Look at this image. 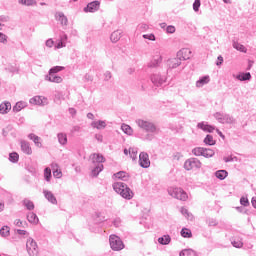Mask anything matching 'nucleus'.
I'll list each match as a JSON object with an SVG mask.
<instances>
[{"instance_id":"obj_40","label":"nucleus","mask_w":256,"mask_h":256,"mask_svg":"<svg viewBox=\"0 0 256 256\" xmlns=\"http://www.w3.org/2000/svg\"><path fill=\"white\" fill-rule=\"evenodd\" d=\"M181 235L184 238H187V239H191V237H193V234L191 233V230H189L188 228H183L181 230Z\"/></svg>"},{"instance_id":"obj_14","label":"nucleus","mask_w":256,"mask_h":256,"mask_svg":"<svg viewBox=\"0 0 256 256\" xmlns=\"http://www.w3.org/2000/svg\"><path fill=\"white\" fill-rule=\"evenodd\" d=\"M211 82V77L209 75L202 76L199 78L198 81H196V87L197 89H201V87H205V85H208V83Z\"/></svg>"},{"instance_id":"obj_2","label":"nucleus","mask_w":256,"mask_h":256,"mask_svg":"<svg viewBox=\"0 0 256 256\" xmlns=\"http://www.w3.org/2000/svg\"><path fill=\"white\" fill-rule=\"evenodd\" d=\"M92 162L97 163L95 168L92 170L93 177H97L101 171H103V164L105 163V157L101 154H93L92 155Z\"/></svg>"},{"instance_id":"obj_63","label":"nucleus","mask_w":256,"mask_h":256,"mask_svg":"<svg viewBox=\"0 0 256 256\" xmlns=\"http://www.w3.org/2000/svg\"><path fill=\"white\" fill-rule=\"evenodd\" d=\"M224 161L225 163H231V161H233V157H224Z\"/></svg>"},{"instance_id":"obj_48","label":"nucleus","mask_w":256,"mask_h":256,"mask_svg":"<svg viewBox=\"0 0 256 256\" xmlns=\"http://www.w3.org/2000/svg\"><path fill=\"white\" fill-rule=\"evenodd\" d=\"M7 39H9V37L3 34V32H0V43H3V45H7Z\"/></svg>"},{"instance_id":"obj_64","label":"nucleus","mask_w":256,"mask_h":256,"mask_svg":"<svg viewBox=\"0 0 256 256\" xmlns=\"http://www.w3.org/2000/svg\"><path fill=\"white\" fill-rule=\"evenodd\" d=\"M252 206L256 209V197L252 198Z\"/></svg>"},{"instance_id":"obj_54","label":"nucleus","mask_w":256,"mask_h":256,"mask_svg":"<svg viewBox=\"0 0 256 256\" xmlns=\"http://www.w3.org/2000/svg\"><path fill=\"white\" fill-rule=\"evenodd\" d=\"M166 33H175V26H173V25L167 26Z\"/></svg>"},{"instance_id":"obj_34","label":"nucleus","mask_w":256,"mask_h":256,"mask_svg":"<svg viewBox=\"0 0 256 256\" xmlns=\"http://www.w3.org/2000/svg\"><path fill=\"white\" fill-rule=\"evenodd\" d=\"M233 47L237 51H241V53H247V48L239 42H233Z\"/></svg>"},{"instance_id":"obj_12","label":"nucleus","mask_w":256,"mask_h":256,"mask_svg":"<svg viewBox=\"0 0 256 256\" xmlns=\"http://www.w3.org/2000/svg\"><path fill=\"white\" fill-rule=\"evenodd\" d=\"M101 7V2L100 1H93L88 3L87 7L84 8L85 13H95L97 10Z\"/></svg>"},{"instance_id":"obj_15","label":"nucleus","mask_w":256,"mask_h":256,"mask_svg":"<svg viewBox=\"0 0 256 256\" xmlns=\"http://www.w3.org/2000/svg\"><path fill=\"white\" fill-rule=\"evenodd\" d=\"M55 19L56 21H59V23H61L62 26H65V27H67V24L69 23L67 16H65L63 12H56Z\"/></svg>"},{"instance_id":"obj_30","label":"nucleus","mask_w":256,"mask_h":256,"mask_svg":"<svg viewBox=\"0 0 256 256\" xmlns=\"http://www.w3.org/2000/svg\"><path fill=\"white\" fill-rule=\"evenodd\" d=\"M158 243H160V245H169L171 243V236L164 235L158 238Z\"/></svg>"},{"instance_id":"obj_61","label":"nucleus","mask_w":256,"mask_h":256,"mask_svg":"<svg viewBox=\"0 0 256 256\" xmlns=\"http://www.w3.org/2000/svg\"><path fill=\"white\" fill-rule=\"evenodd\" d=\"M17 233H18V235H28L26 230H21V229H18Z\"/></svg>"},{"instance_id":"obj_10","label":"nucleus","mask_w":256,"mask_h":256,"mask_svg":"<svg viewBox=\"0 0 256 256\" xmlns=\"http://www.w3.org/2000/svg\"><path fill=\"white\" fill-rule=\"evenodd\" d=\"M139 165L143 169H149L151 167V160H149V154L147 152H141L139 155Z\"/></svg>"},{"instance_id":"obj_33","label":"nucleus","mask_w":256,"mask_h":256,"mask_svg":"<svg viewBox=\"0 0 256 256\" xmlns=\"http://www.w3.org/2000/svg\"><path fill=\"white\" fill-rule=\"evenodd\" d=\"M26 106H27V104H25V102H23V101L17 102L15 104V106L13 107V111L15 113H19V111H21V109H25Z\"/></svg>"},{"instance_id":"obj_38","label":"nucleus","mask_w":256,"mask_h":256,"mask_svg":"<svg viewBox=\"0 0 256 256\" xmlns=\"http://www.w3.org/2000/svg\"><path fill=\"white\" fill-rule=\"evenodd\" d=\"M121 129L126 135H133V128L127 124H122Z\"/></svg>"},{"instance_id":"obj_53","label":"nucleus","mask_w":256,"mask_h":256,"mask_svg":"<svg viewBox=\"0 0 256 256\" xmlns=\"http://www.w3.org/2000/svg\"><path fill=\"white\" fill-rule=\"evenodd\" d=\"M111 77H113V75L111 74V71H106V72L104 73V80H105V81L111 80Z\"/></svg>"},{"instance_id":"obj_29","label":"nucleus","mask_w":256,"mask_h":256,"mask_svg":"<svg viewBox=\"0 0 256 256\" xmlns=\"http://www.w3.org/2000/svg\"><path fill=\"white\" fill-rule=\"evenodd\" d=\"M161 61H163V58H162L161 56H156V57L149 63V67H151V68L159 67V65H161Z\"/></svg>"},{"instance_id":"obj_28","label":"nucleus","mask_w":256,"mask_h":256,"mask_svg":"<svg viewBox=\"0 0 256 256\" xmlns=\"http://www.w3.org/2000/svg\"><path fill=\"white\" fill-rule=\"evenodd\" d=\"M228 175H229V172H227V170H218L215 172V177H217V179H220V181L227 179Z\"/></svg>"},{"instance_id":"obj_11","label":"nucleus","mask_w":256,"mask_h":256,"mask_svg":"<svg viewBox=\"0 0 256 256\" xmlns=\"http://www.w3.org/2000/svg\"><path fill=\"white\" fill-rule=\"evenodd\" d=\"M151 81L155 87H161V85L167 81V76L161 74H153L151 76Z\"/></svg>"},{"instance_id":"obj_7","label":"nucleus","mask_w":256,"mask_h":256,"mask_svg":"<svg viewBox=\"0 0 256 256\" xmlns=\"http://www.w3.org/2000/svg\"><path fill=\"white\" fill-rule=\"evenodd\" d=\"M26 249L29 256H39V247L33 238L27 240Z\"/></svg>"},{"instance_id":"obj_36","label":"nucleus","mask_w":256,"mask_h":256,"mask_svg":"<svg viewBox=\"0 0 256 256\" xmlns=\"http://www.w3.org/2000/svg\"><path fill=\"white\" fill-rule=\"evenodd\" d=\"M231 243L233 247H236V249H241V247H243V241L241 240V238H233L231 240Z\"/></svg>"},{"instance_id":"obj_57","label":"nucleus","mask_w":256,"mask_h":256,"mask_svg":"<svg viewBox=\"0 0 256 256\" xmlns=\"http://www.w3.org/2000/svg\"><path fill=\"white\" fill-rule=\"evenodd\" d=\"M95 139L98 143H103V136L101 134H96Z\"/></svg>"},{"instance_id":"obj_56","label":"nucleus","mask_w":256,"mask_h":256,"mask_svg":"<svg viewBox=\"0 0 256 256\" xmlns=\"http://www.w3.org/2000/svg\"><path fill=\"white\" fill-rule=\"evenodd\" d=\"M65 46H66L65 42L59 41L56 45V49H63V47Z\"/></svg>"},{"instance_id":"obj_21","label":"nucleus","mask_w":256,"mask_h":256,"mask_svg":"<svg viewBox=\"0 0 256 256\" xmlns=\"http://www.w3.org/2000/svg\"><path fill=\"white\" fill-rule=\"evenodd\" d=\"M181 59L177 56V58H172L168 61V65L170 69H177L179 65H181Z\"/></svg>"},{"instance_id":"obj_55","label":"nucleus","mask_w":256,"mask_h":256,"mask_svg":"<svg viewBox=\"0 0 256 256\" xmlns=\"http://www.w3.org/2000/svg\"><path fill=\"white\" fill-rule=\"evenodd\" d=\"M138 29H140V31H147V29H149V25H147V24H140L138 26Z\"/></svg>"},{"instance_id":"obj_39","label":"nucleus","mask_w":256,"mask_h":256,"mask_svg":"<svg viewBox=\"0 0 256 256\" xmlns=\"http://www.w3.org/2000/svg\"><path fill=\"white\" fill-rule=\"evenodd\" d=\"M65 67L63 66H54L49 70V75H55V73H59L60 71H64Z\"/></svg>"},{"instance_id":"obj_32","label":"nucleus","mask_w":256,"mask_h":256,"mask_svg":"<svg viewBox=\"0 0 256 256\" xmlns=\"http://www.w3.org/2000/svg\"><path fill=\"white\" fill-rule=\"evenodd\" d=\"M198 128L202 129L203 131H208V133H212V131L215 130V128L211 125H207L205 123H198Z\"/></svg>"},{"instance_id":"obj_58","label":"nucleus","mask_w":256,"mask_h":256,"mask_svg":"<svg viewBox=\"0 0 256 256\" xmlns=\"http://www.w3.org/2000/svg\"><path fill=\"white\" fill-rule=\"evenodd\" d=\"M14 225H16V227H23V222L20 219H17L14 221Z\"/></svg>"},{"instance_id":"obj_1","label":"nucleus","mask_w":256,"mask_h":256,"mask_svg":"<svg viewBox=\"0 0 256 256\" xmlns=\"http://www.w3.org/2000/svg\"><path fill=\"white\" fill-rule=\"evenodd\" d=\"M113 189L115 192H117L123 199H127L128 201H131V198L134 196L133 190L127 186V184L123 182H115L113 184Z\"/></svg>"},{"instance_id":"obj_25","label":"nucleus","mask_w":256,"mask_h":256,"mask_svg":"<svg viewBox=\"0 0 256 256\" xmlns=\"http://www.w3.org/2000/svg\"><path fill=\"white\" fill-rule=\"evenodd\" d=\"M46 80L50 81V83H62L63 78L61 76H57L55 74H49V76H46Z\"/></svg>"},{"instance_id":"obj_8","label":"nucleus","mask_w":256,"mask_h":256,"mask_svg":"<svg viewBox=\"0 0 256 256\" xmlns=\"http://www.w3.org/2000/svg\"><path fill=\"white\" fill-rule=\"evenodd\" d=\"M214 117H215L216 120H218L219 123H222V124L227 123V124L231 125L232 123H235V118H233L229 114L216 112L214 114Z\"/></svg>"},{"instance_id":"obj_37","label":"nucleus","mask_w":256,"mask_h":256,"mask_svg":"<svg viewBox=\"0 0 256 256\" xmlns=\"http://www.w3.org/2000/svg\"><path fill=\"white\" fill-rule=\"evenodd\" d=\"M23 205L28 209V211H33V209H35V204H33V201L29 199H24Z\"/></svg>"},{"instance_id":"obj_24","label":"nucleus","mask_w":256,"mask_h":256,"mask_svg":"<svg viewBox=\"0 0 256 256\" xmlns=\"http://www.w3.org/2000/svg\"><path fill=\"white\" fill-rule=\"evenodd\" d=\"M28 138L34 142V144L36 145V147H43V144L41 143V137L31 133L28 135Z\"/></svg>"},{"instance_id":"obj_19","label":"nucleus","mask_w":256,"mask_h":256,"mask_svg":"<svg viewBox=\"0 0 256 256\" xmlns=\"http://www.w3.org/2000/svg\"><path fill=\"white\" fill-rule=\"evenodd\" d=\"M31 105H45L47 103V98L41 96H35L30 99Z\"/></svg>"},{"instance_id":"obj_18","label":"nucleus","mask_w":256,"mask_h":256,"mask_svg":"<svg viewBox=\"0 0 256 256\" xmlns=\"http://www.w3.org/2000/svg\"><path fill=\"white\" fill-rule=\"evenodd\" d=\"M21 151L25 153V155H32L33 154V149L31 148V144L27 141H22L21 142Z\"/></svg>"},{"instance_id":"obj_49","label":"nucleus","mask_w":256,"mask_h":256,"mask_svg":"<svg viewBox=\"0 0 256 256\" xmlns=\"http://www.w3.org/2000/svg\"><path fill=\"white\" fill-rule=\"evenodd\" d=\"M240 204L243 205V207H249V199L247 197H241Z\"/></svg>"},{"instance_id":"obj_17","label":"nucleus","mask_w":256,"mask_h":256,"mask_svg":"<svg viewBox=\"0 0 256 256\" xmlns=\"http://www.w3.org/2000/svg\"><path fill=\"white\" fill-rule=\"evenodd\" d=\"M43 194H44L45 199H47V201H49V203H52V205H57V198L55 197L53 192L44 190Z\"/></svg>"},{"instance_id":"obj_59","label":"nucleus","mask_w":256,"mask_h":256,"mask_svg":"<svg viewBox=\"0 0 256 256\" xmlns=\"http://www.w3.org/2000/svg\"><path fill=\"white\" fill-rule=\"evenodd\" d=\"M53 45H54V42H53L52 39H48V40L46 41V47H53Z\"/></svg>"},{"instance_id":"obj_45","label":"nucleus","mask_w":256,"mask_h":256,"mask_svg":"<svg viewBox=\"0 0 256 256\" xmlns=\"http://www.w3.org/2000/svg\"><path fill=\"white\" fill-rule=\"evenodd\" d=\"M137 148H129V155L133 161L137 159Z\"/></svg>"},{"instance_id":"obj_16","label":"nucleus","mask_w":256,"mask_h":256,"mask_svg":"<svg viewBox=\"0 0 256 256\" xmlns=\"http://www.w3.org/2000/svg\"><path fill=\"white\" fill-rule=\"evenodd\" d=\"M234 79L238 81H251V73L250 72H241L237 75L233 74Z\"/></svg>"},{"instance_id":"obj_31","label":"nucleus","mask_w":256,"mask_h":256,"mask_svg":"<svg viewBox=\"0 0 256 256\" xmlns=\"http://www.w3.org/2000/svg\"><path fill=\"white\" fill-rule=\"evenodd\" d=\"M114 177H116V179H121L122 181H127L129 179V174H127L125 171H120L115 173Z\"/></svg>"},{"instance_id":"obj_47","label":"nucleus","mask_w":256,"mask_h":256,"mask_svg":"<svg viewBox=\"0 0 256 256\" xmlns=\"http://www.w3.org/2000/svg\"><path fill=\"white\" fill-rule=\"evenodd\" d=\"M1 237H9V227L4 226L0 229Z\"/></svg>"},{"instance_id":"obj_26","label":"nucleus","mask_w":256,"mask_h":256,"mask_svg":"<svg viewBox=\"0 0 256 256\" xmlns=\"http://www.w3.org/2000/svg\"><path fill=\"white\" fill-rule=\"evenodd\" d=\"M27 221L33 225H37V223H39V217H37V214L29 212L27 214Z\"/></svg>"},{"instance_id":"obj_3","label":"nucleus","mask_w":256,"mask_h":256,"mask_svg":"<svg viewBox=\"0 0 256 256\" xmlns=\"http://www.w3.org/2000/svg\"><path fill=\"white\" fill-rule=\"evenodd\" d=\"M168 193L171 197H174V199H178L179 201H185L186 199L189 198L187 195V192L183 190L182 188H169Z\"/></svg>"},{"instance_id":"obj_42","label":"nucleus","mask_w":256,"mask_h":256,"mask_svg":"<svg viewBox=\"0 0 256 256\" xmlns=\"http://www.w3.org/2000/svg\"><path fill=\"white\" fill-rule=\"evenodd\" d=\"M9 161H11V163H17L19 161V154L17 152L10 153Z\"/></svg>"},{"instance_id":"obj_23","label":"nucleus","mask_w":256,"mask_h":256,"mask_svg":"<svg viewBox=\"0 0 256 256\" xmlns=\"http://www.w3.org/2000/svg\"><path fill=\"white\" fill-rule=\"evenodd\" d=\"M91 127L98 130L105 129V127H107V122L103 120L94 121L91 123Z\"/></svg>"},{"instance_id":"obj_6","label":"nucleus","mask_w":256,"mask_h":256,"mask_svg":"<svg viewBox=\"0 0 256 256\" xmlns=\"http://www.w3.org/2000/svg\"><path fill=\"white\" fill-rule=\"evenodd\" d=\"M136 123L140 129H143L147 133H155L157 131V127L153 122L145 121V120H136Z\"/></svg>"},{"instance_id":"obj_44","label":"nucleus","mask_w":256,"mask_h":256,"mask_svg":"<svg viewBox=\"0 0 256 256\" xmlns=\"http://www.w3.org/2000/svg\"><path fill=\"white\" fill-rule=\"evenodd\" d=\"M180 213H182L184 215V217H186V219H193V215H191L189 213V210H187V208H185V207H182L180 209Z\"/></svg>"},{"instance_id":"obj_20","label":"nucleus","mask_w":256,"mask_h":256,"mask_svg":"<svg viewBox=\"0 0 256 256\" xmlns=\"http://www.w3.org/2000/svg\"><path fill=\"white\" fill-rule=\"evenodd\" d=\"M51 169L56 179H61V177H63V172H61V169H59V165L57 163H52Z\"/></svg>"},{"instance_id":"obj_62","label":"nucleus","mask_w":256,"mask_h":256,"mask_svg":"<svg viewBox=\"0 0 256 256\" xmlns=\"http://www.w3.org/2000/svg\"><path fill=\"white\" fill-rule=\"evenodd\" d=\"M60 41H62L63 43H67V34H63L60 38Z\"/></svg>"},{"instance_id":"obj_43","label":"nucleus","mask_w":256,"mask_h":256,"mask_svg":"<svg viewBox=\"0 0 256 256\" xmlns=\"http://www.w3.org/2000/svg\"><path fill=\"white\" fill-rule=\"evenodd\" d=\"M180 256H196L195 251L191 249H185L180 252Z\"/></svg>"},{"instance_id":"obj_22","label":"nucleus","mask_w":256,"mask_h":256,"mask_svg":"<svg viewBox=\"0 0 256 256\" xmlns=\"http://www.w3.org/2000/svg\"><path fill=\"white\" fill-rule=\"evenodd\" d=\"M11 111V102H4L0 104V113L5 115Z\"/></svg>"},{"instance_id":"obj_50","label":"nucleus","mask_w":256,"mask_h":256,"mask_svg":"<svg viewBox=\"0 0 256 256\" xmlns=\"http://www.w3.org/2000/svg\"><path fill=\"white\" fill-rule=\"evenodd\" d=\"M199 7H201V0H195L193 3V10L197 13L199 11Z\"/></svg>"},{"instance_id":"obj_5","label":"nucleus","mask_w":256,"mask_h":256,"mask_svg":"<svg viewBox=\"0 0 256 256\" xmlns=\"http://www.w3.org/2000/svg\"><path fill=\"white\" fill-rule=\"evenodd\" d=\"M193 155H195L196 157H213V155H215V151L213 149H209V148H203V147H196L192 150Z\"/></svg>"},{"instance_id":"obj_13","label":"nucleus","mask_w":256,"mask_h":256,"mask_svg":"<svg viewBox=\"0 0 256 256\" xmlns=\"http://www.w3.org/2000/svg\"><path fill=\"white\" fill-rule=\"evenodd\" d=\"M192 55L191 49L182 48L177 52V57H179L182 61H187Z\"/></svg>"},{"instance_id":"obj_27","label":"nucleus","mask_w":256,"mask_h":256,"mask_svg":"<svg viewBox=\"0 0 256 256\" xmlns=\"http://www.w3.org/2000/svg\"><path fill=\"white\" fill-rule=\"evenodd\" d=\"M122 33L123 32L121 30L114 31L110 36V40L112 41V43H117V41L121 39Z\"/></svg>"},{"instance_id":"obj_35","label":"nucleus","mask_w":256,"mask_h":256,"mask_svg":"<svg viewBox=\"0 0 256 256\" xmlns=\"http://www.w3.org/2000/svg\"><path fill=\"white\" fill-rule=\"evenodd\" d=\"M57 138L60 145H67V134L58 133Z\"/></svg>"},{"instance_id":"obj_4","label":"nucleus","mask_w":256,"mask_h":256,"mask_svg":"<svg viewBox=\"0 0 256 256\" xmlns=\"http://www.w3.org/2000/svg\"><path fill=\"white\" fill-rule=\"evenodd\" d=\"M110 247L113 251H121L125 249V244H123V240L117 235H110L109 238Z\"/></svg>"},{"instance_id":"obj_9","label":"nucleus","mask_w":256,"mask_h":256,"mask_svg":"<svg viewBox=\"0 0 256 256\" xmlns=\"http://www.w3.org/2000/svg\"><path fill=\"white\" fill-rule=\"evenodd\" d=\"M184 169L191 171L192 169H201V161L197 158H190L185 161Z\"/></svg>"},{"instance_id":"obj_60","label":"nucleus","mask_w":256,"mask_h":256,"mask_svg":"<svg viewBox=\"0 0 256 256\" xmlns=\"http://www.w3.org/2000/svg\"><path fill=\"white\" fill-rule=\"evenodd\" d=\"M216 65H223V56H218V61L216 62Z\"/></svg>"},{"instance_id":"obj_51","label":"nucleus","mask_w":256,"mask_h":256,"mask_svg":"<svg viewBox=\"0 0 256 256\" xmlns=\"http://www.w3.org/2000/svg\"><path fill=\"white\" fill-rule=\"evenodd\" d=\"M20 3L22 5H27L28 7H31V5H35L34 0H20Z\"/></svg>"},{"instance_id":"obj_52","label":"nucleus","mask_w":256,"mask_h":256,"mask_svg":"<svg viewBox=\"0 0 256 256\" xmlns=\"http://www.w3.org/2000/svg\"><path fill=\"white\" fill-rule=\"evenodd\" d=\"M143 39H148V41H155V34H144Z\"/></svg>"},{"instance_id":"obj_46","label":"nucleus","mask_w":256,"mask_h":256,"mask_svg":"<svg viewBox=\"0 0 256 256\" xmlns=\"http://www.w3.org/2000/svg\"><path fill=\"white\" fill-rule=\"evenodd\" d=\"M205 145H215V140H213V137L211 135H207L204 139Z\"/></svg>"},{"instance_id":"obj_41","label":"nucleus","mask_w":256,"mask_h":256,"mask_svg":"<svg viewBox=\"0 0 256 256\" xmlns=\"http://www.w3.org/2000/svg\"><path fill=\"white\" fill-rule=\"evenodd\" d=\"M51 177H52V174H51V168L47 167L44 169V179L45 181H47L49 183V181H51Z\"/></svg>"}]
</instances>
